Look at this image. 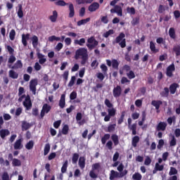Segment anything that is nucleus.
<instances>
[{
    "label": "nucleus",
    "instance_id": "1",
    "mask_svg": "<svg viewBox=\"0 0 180 180\" xmlns=\"http://www.w3.org/2000/svg\"><path fill=\"white\" fill-rule=\"evenodd\" d=\"M82 59V65H85L86 61H88V49L86 48H79L75 51V59L79 60Z\"/></svg>",
    "mask_w": 180,
    "mask_h": 180
},
{
    "label": "nucleus",
    "instance_id": "2",
    "mask_svg": "<svg viewBox=\"0 0 180 180\" xmlns=\"http://www.w3.org/2000/svg\"><path fill=\"white\" fill-rule=\"evenodd\" d=\"M124 37H126V34L121 32L119 36L115 38V43L119 44L121 49H124V47H126V39H124Z\"/></svg>",
    "mask_w": 180,
    "mask_h": 180
},
{
    "label": "nucleus",
    "instance_id": "3",
    "mask_svg": "<svg viewBox=\"0 0 180 180\" xmlns=\"http://www.w3.org/2000/svg\"><path fill=\"white\" fill-rule=\"evenodd\" d=\"M99 44V41H98L94 37H91L87 39L86 47H88L89 50L91 51L96 47Z\"/></svg>",
    "mask_w": 180,
    "mask_h": 180
},
{
    "label": "nucleus",
    "instance_id": "4",
    "mask_svg": "<svg viewBox=\"0 0 180 180\" xmlns=\"http://www.w3.org/2000/svg\"><path fill=\"white\" fill-rule=\"evenodd\" d=\"M107 112L108 114L104 117V122H110V117L116 116V108H108Z\"/></svg>",
    "mask_w": 180,
    "mask_h": 180
},
{
    "label": "nucleus",
    "instance_id": "5",
    "mask_svg": "<svg viewBox=\"0 0 180 180\" xmlns=\"http://www.w3.org/2000/svg\"><path fill=\"white\" fill-rule=\"evenodd\" d=\"M22 105L25 107L26 110H30V109H32V103L30 95L26 96L25 101L22 103Z\"/></svg>",
    "mask_w": 180,
    "mask_h": 180
},
{
    "label": "nucleus",
    "instance_id": "6",
    "mask_svg": "<svg viewBox=\"0 0 180 180\" xmlns=\"http://www.w3.org/2000/svg\"><path fill=\"white\" fill-rule=\"evenodd\" d=\"M38 81L37 79H32L30 82V91L32 92L33 95H36L37 86Z\"/></svg>",
    "mask_w": 180,
    "mask_h": 180
},
{
    "label": "nucleus",
    "instance_id": "7",
    "mask_svg": "<svg viewBox=\"0 0 180 180\" xmlns=\"http://www.w3.org/2000/svg\"><path fill=\"white\" fill-rule=\"evenodd\" d=\"M110 13H117V16H123V9L122 6L115 5L113 8L110 9Z\"/></svg>",
    "mask_w": 180,
    "mask_h": 180
},
{
    "label": "nucleus",
    "instance_id": "8",
    "mask_svg": "<svg viewBox=\"0 0 180 180\" xmlns=\"http://www.w3.org/2000/svg\"><path fill=\"white\" fill-rule=\"evenodd\" d=\"M174 71H175V65L172 63L166 69V75L169 78H172L174 77Z\"/></svg>",
    "mask_w": 180,
    "mask_h": 180
},
{
    "label": "nucleus",
    "instance_id": "9",
    "mask_svg": "<svg viewBox=\"0 0 180 180\" xmlns=\"http://www.w3.org/2000/svg\"><path fill=\"white\" fill-rule=\"evenodd\" d=\"M128 127L132 131V136L137 134V124H131V118H128Z\"/></svg>",
    "mask_w": 180,
    "mask_h": 180
},
{
    "label": "nucleus",
    "instance_id": "10",
    "mask_svg": "<svg viewBox=\"0 0 180 180\" xmlns=\"http://www.w3.org/2000/svg\"><path fill=\"white\" fill-rule=\"evenodd\" d=\"M51 110V106H50L49 104L45 103L42 106V109L41 110L40 116L41 118H44L46 113H49Z\"/></svg>",
    "mask_w": 180,
    "mask_h": 180
},
{
    "label": "nucleus",
    "instance_id": "11",
    "mask_svg": "<svg viewBox=\"0 0 180 180\" xmlns=\"http://www.w3.org/2000/svg\"><path fill=\"white\" fill-rule=\"evenodd\" d=\"M8 67L11 70H19V68H23V63H22V60H18L13 66L12 65H8Z\"/></svg>",
    "mask_w": 180,
    "mask_h": 180
},
{
    "label": "nucleus",
    "instance_id": "12",
    "mask_svg": "<svg viewBox=\"0 0 180 180\" xmlns=\"http://www.w3.org/2000/svg\"><path fill=\"white\" fill-rule=\"evenodd\" d=\"M167 122H160L158 124L156 127L157 131H165L167 129Z\"/></svg>",
    "mask_w": 180,
    "mask_h": 180
},
{
    "label": "nucleus",
    "instance_id": "13",
    "mask_svg": "<svg viewBox=\"0 0 180 180\" xmlns=\"http://www.w3.org/2000/svg\"><path fill=\"white\" fill-rule=\"evenodd\" d=\"M112 94L114 98H119L122 95V87L120 86H117L112 90Z\"/></svg>",
    "mask_w": 180,
    "mask_h": 180
},
{
    "label": "nucleus",
    "instance_id": "14",
    "mask_svg": "<svg viewBox=\"0 0 180 180\" xmlns=\"http://www.w3.org/2000/svg\"><path fill=\"white\" fill-rule=\"evenodd\" d=\"M178 88H179V84H178V83H172L169 86V92H170L171 95H174Z\"/></svg>",
    "mask_w": 180,
    "mask_h": 180
},
{
    "label": "nucleus",
    "instance_id": "15",
    "mask_svg": "<svg viewBox=\"0 0 180 180\" xmlns=\"http://www.w3.org/2000/svg\"><path fill=\"white\" fill-rule=\"evenodd\" d=\"M151 105L155 107L157 113H160V107L161 106V105H162V101L160 100L158 101L153 100L151 102Z\"/></svg>",
    "mask_w": 180,
    "mask_h": 180
},
{
    "label": "nucleus",
    "instance_id": "16",
    "mask_svg": "<svg viewBox=\"0 0 180 180\" xmlns=\"http://www.w3.org/2000/svg\"><path fill=\"white\" fill-rule=\"evenodd\" d=\"M32 127V124L27 121H22L21 122V129L22 131H26V130H29Z\"/></svg>",
    "mask_w": 180,
    "mask_h": 180
},
{
    "label": "nucleus",
    "instance_id": "17",
    "mask_svg": "<svg viewBox=\"0 0 180 180\" xmlns=\"http://www.w3.org/2000/svg\"><path fill=\"white\" fill-rule=\"evenodd\" d=\"M99 9V3L94 2L89 6V12H95Z\"/></svg>",
    "mask_w": 180,
    "mask_h": 180
},
{
    "label": "nucleus",
    "instance_id": "18",
    "mask_svg": "<svg viewBox=\"0 0 180 180\" xmlns=\"http://www.w3.org/2000/svg\"><path fill=\"white\" fill-rule=\"evenodd\" d=\"M22 139H18L14 143V150H22L23 148V145H22Z\"/></svg>",
    "mask_w": 180,
    "mask_h": 180
},
{
    "label": "nucleus",
    "instance_id": "19",
    "mask_svg": "<svg viewBox=\"0 0 180 180\" xmlns=\"http://www.w3.org/2000/svg\"><path fill=\"white\" fill-rule=\"evenodd\" d=\"M58 18V13L57 11H53L52 15L49 16V20L52 23H56L57 22V19Z\"/></svg>",
    "mask_w": 180,
    "mask_h": 180
},
{
    "label": "nucleus",
    "instance_id": "20",
    "mask_svg": "<svg viewBox=\"0 0 180 180\" xmlns=\"http://www.w3.org/2000/svg\"><path fill=\"white\" fill-rule=\"evenodd\" d=\"M115 178H122L120 176V173L115 171V170H111L110 173V177L109 179L110 180H113L115 179Z\"/></svg>",
    "mask_w": 180,
    "mask_h": 180
},
{
    "label": "nucleus",
    "instance_id": "21",
    "mask_svg": "<svg viewBox=\"0 0 180 180\" xmlns=\"http://www.w3.org/2000/svg\"><path fill=\"white\" fill-rule=\"evenodd\" d=\"M30 37V34H22V43L24 47H26V46H27V40H29Z\"/></svg>",
    "mask_w": 180,
    "mask_h": 180
},
{
    "label": "nucleus",
    "instance_id": "22",
    "mask_svg": "<svg viewBox=\"0 0 180 180\" xmlns=\"http://www.w3.org/2000/svg\"><path fill=\"white\" fill-rule=\"evenodd\" d=\"M11 134V131H9V129H1L0 130V136L2 140H5V137L7 136H9Z\"/></svg>",
    "mask_w": 180,
    "mask_h": 180
},
{
    "label": "nucleus",
    "instance_id": "23",
    "mask_svg": "<svg viewBox=\"0 0 180 180\" xmlns=\"http://www.w3.org/2000/svg\"><path fill=\"white\" fill-rule=\"evenodd\" d=\"M140 142V136H134L131 139V146L134 148L137 147V144Z\"/></svg>",
    "mask_w": 180,
    "mask_h": 180
},
{
    "label": "nucleus",
    "instance_id": "24",
    "mask_svg": "<svg viewBox=\"0 0 180 180\" xmlns=\"http://www.w3.org/2000/svg\"><path fill=\"white\" fill-rule=\"evenodd\" d=\"M59 106L60 109L65 108V94H62L59 101Z\"/></svg>",
    "mask_w": 180,
    "mask_h": 180
},
{
    "label": "nucleus",
    "instance_id": "25",
    "mask_svg": "<svg viewBox=\"0 0 180 180\" xmlns=\"http://www.w3.org/2000/svg\"><path fill=\"white\" fill-rule=\"evenodd\" d=\"M75 15V10L74 8V4H69V15L68 18H74Z\"/></svg>",
    "mask_w": 180,
    "mask_h": 180
},
{
    "label": "nucleus",
    "instance_id": "26",
    "mask_svg": "<svg viewBox=\"0 0 180 180\" xmlns=\"http://www.w3.org/2000/svg\"><path fill=\"white\" fill-rule=\"evenodd\" d=\"M37 57L39 59V64L43 65V64H44V63H46V61H47V59H46V58H44V55H43V53L38 52Z\"/></svg>",
    "mask_w": 180,
    "mask_h": 180
},
{
    "label": "nucleus",
    "instance_id": "27",
    "mask_svg": "<svg viewBox=\"0 0 180 180\" xmlns=\"http://www.w3.org/2000/svg\"><path fill=\"white\" fill-rule=\"evenodd\" d=\"M8 75L10 78H12L13 79H18V78H19V74H18L13 70H9Z\"/></svg>",
    "mask_w": 180,
    "mask_h": 180
},
{
    "label": "nucleus",
    "instance_id": "28",
    "mask_svg": "<svg viewBox=\"0 0 180 180\" xmlns=\"http://www.w3.org/2000/svg\"><path fill=\"white\" fill-rule=\"evenodd\" d=\"M169 36L170 39L175 40L176 39V34H175V29L174 27H170L169 30Z\"/></svg>",
    "mask_w": 180,
    "mask_h": 180
},
{
    "label": "nucleus",
    "instance_id": "29",
    "mask_svg": "<svg viewBox=\"0 0 180 180\" xmlns=\"http://www.w3.org/2000/svg\"><path fill=\"white\" fill-rule=\"evenodd\" d=\"M18 11L17 12V15L18 18H20V19H22V18H23V6H22V4H18Z\"/></svg>",
    "mask_w": 180,
    "mask_h": 180
},
{
    "label": "nucleus",
    "instance_id": "30",
    "mask_svg": "<svg viewBox=\"0 0 180 180\" xmlns=\"http://www.w3.org/2000/svg\"><path fill=\"white\" fill-rule=\"evenodd\" d=\"M111 140L114 143V146H119V136H117L116 134H113L111 136Z\"/></svg>",
    "mask_w": 180,
    "mask_h": 180
},
{
    "label": "nucleus",
    "instance_id": "31",
    "mask_svg": "<svg viewBox=\"0 0 180 180\" xmlns=\"http://www.w3.org/2000/svg\"><path fill=\"white\" fill-rule=\"evenodd\" d=\"M160 95L162 98H168L169 95V89H168V87H165L164 90L160 93Z\"/></svg>",
    "mask_w": 180,
    "mask_h": 180
},
{
    "label": "nucleus",
    "instance_id": "32",
    "mask_svg": "<svg viewBox=\"0 0 180 180\" xmlns=\"http://www.w3.org/2000/svg\"><path fill=\"white\" fill-rule=\"evenodd\" d=\"M32 41L33 47L36 49V47H37L39 45V37H37L36 35H34L32 38Z\"/></svg>",
    "mask_w": 180,
    "mask_h": 180
},
{
    "label": "nucleus",
    "instance_id": "33",
    "mask_svg": "<svg viewBox=\"0 0 180 180\" xmlns=\"http://www.w3.org/2000/svg\"><path fill=\"white\" fill-rule=\"evenodd\" d=\"M79 166L80 167L81 169H84V168H85V158L84 157L79 158Z\"/></svg>",
    "mask_w": 180,
    "mask_h": 180
},
{
    "label": "nucleus",
    "instance_id": "34",
    "mask_svg": "<svg viewBox=\"0 0 180 180\" xmlns=\"http://www.w3.org/2000/svg\"><path fill=\"white\" fill-rule=\"evenodd\" d=\"M33 147H34V141L33 140L29 141L25 145V148L27 150H32Z\"/></svg>",
    "mask_w": 180,
    "mask_h": 180
},
{
    "label": "nucleus",
    "instance_id": "35",
    "mask_svg": "<svg viewBox=\"0 0 180 180\" xmlns=\"http://www.w3.org/2000/svg\"><path fill=\"white\" fill-rule=\"evenodd\" d=\"M91 20V18H87L86 19L80 20L77 22V26H82V25H86L88 22Z\"/></svg>",
    "mask_w": 180,
    "mask_h": 180
},
{
    "label": "nucleus",
    "instance_id": "36",
    "mask_svg": "<svg viewBox=\"0 0 180 180\" xmlns=\"http://www.w3.org/2000/svg\"><path fill=\"white\" fill-rule=\"evenodd\" d=\"M67 168H68V160H65L63 164L60 169L62 174H65V172H67Z\"/></svg>",
    "mask_w": 180,
    "mask_h": 180
},
{
    "label": "nucleus",
    "instance_id": "37",
    "mask_svg": "<svg viewBox=\"0 0 180 180\" xmlns=\"http://www.w3.org/2000/svg\"><path fill=\"white\" fill-rule=\"evenodd\" d=\"M150 51H152V53H158V51H159L158 49H156L155 44L153 41H150Z\"/></svg>",
    "mask_w": 180,
    "mask_h": 180
},
{
    "label": "nucleus",
    "instance_id": "38",
    "mask_svg": "<svg viewBox=\"0 0 180 180\" xmlns=\"http://www.w3.org/2000/svg\"><path fill=\"white\" fill-rule=\"evenodd\" d=\"M177 174H178V170L176 169V168L174 167H171L170 170L169 172V176H175Z\"/></svg>",
    "mask_w": 180,
    "mask_h": 180
},
{
    "label": "nucleus",
    "instance_id": "39",
    "mask_svg": "<svg viewBox=\"0 0 180 180\" xmlns=\"http://www.w3.org/2000/svg\"><path fill=\"white\" fill-rule=\"evenodd\" d=\"M13 167H20L22 165V162L19 159L14 158L12 161Z\"/></svg>",
    "mask_w": 180,
    "mask_h": 180
},
{
    "label": "nucleus",
    "instance_id": "40",
    "mask_svg": "<svg viewBox=\"0 0 180 180\" xmlns=\"http://www.w3.org/2000/svg\"><path fill=\"white\" fill-rule=\"evenodd\" d=\"M132 179H134V180H141V179H143V176L141 175V174H140L139 172H135L132 175Z\"/></svg>",
    "mask_w": 180,
    "mask_h": 180
},
{
    "label": "nucleus",
    "instance_id": "41",
    "mask_svg": "<svg viewBox=\"0 0 180 180\" xmlns=\"http://www.w3.org/2000/svg\"><path fill=\"white\" fill-rule=\"evenodd\" d=\"M119 61L116 59H112V68L114 70H119Z\"/></svg>",
    "mask_w": 180,
    "mask_h": 180
},
{
    "label": "nucleus",
    "instance_id": "42",
    "mask_svg": "<svg viewBox=\"0 0 180 180\" xmlns=\"http://www.w3.org/2000/svg\"><path fill=\"white\" fill-rule=\"evenodd\" d=\"M51 146L50 143H46L44 148V155H47L50 153Z\"/></svg>",
    "mask_w": 180,
    "mask_h": 180
},
{
    "label": "nucleus",
    "instance_id": "43",
    "mask_svg": "<svg viewBox=\"0 0 180 180\" xmlns=\"http://www.w3.org/2000/svg\"><path fill=\"white\" fill-rule=\"evenodd\" d=\"M110 139V134H105L104 136L101 138V143L102 144H106V141Z\"/></svg>",
    "mask_w": 180,
    "mask_h": 180
},
{
    "label": "nucleus",
    "instance_id": "44",
    "mask_svg": "<svg viewBox=\"0 0 180 180\" xmlns=\"http://www.w3.org/2000/svg\"><path fill=\"white\" fill-rule=\"evenodd\" d=\"M173 51L176 54V57H179L180 56V45L174 46L173 47Z\"/></svg>",
    "mask_w": 180,
    "mask_h": 180
},
{
    "label": "nucleus",
    "instance_id": "45",
    "mask_svg": "<svg viewBox=\"0 0 180 180\" xmlns=\"http://www.w3.org/2000/svg\"><path fill=\"white\" fill-rule=\"evenodd\" d=\"M111 34H115V30H109L108 31L103 34V37L108 39V37H109Z\"/></svg>",
    "mask_w": 180,
    "mask_h": 180
},
{
    "label": "nucleus",
    "instance_id": "46",
    "mask_svg": "<svg viewBox=\"0 0 180 180\" xmlns=\"http://www.w3.org/2000/svg\"><path fill=\"white\" fill-rule=\"evenodd\" d=\"M75 44H78V46H84L85 44V38H81L80 39H75Z\"/></svg>",
    "mask_w": 180,
    "mask_h": 180
},
{
    "label": "nucleus",
    "instance_id": "47",
    "mask_svg": "<svg viewBox=\"0 0 180 180\" xmlns=\"http://www.w3.org/2000/svg\"><path fill=\"white\" fill-rule=\"evenodd\" d=\"M78 158H79V155L78 153H74L72 158V163L77 164L78 162Z\"/></svg>",
    "mask_w": 180,
    "mask_h": 180
},
{
    "label": "nucleus",
    "instance_id": "48",
    "mask_svg": "<svg viewBox=\"0 0 180 180\" xmlns=\"http://www.w3.org/2000/svg\"><path fill=\"white\" fill-rule=\"evenodd\" d=\"M69 131H70V127H68V124H65L62 129V134L67 136V134H68Z\"/></svg>",
    "mask_w": 180,
    "mask_h": 180
},
{
    "label": "nucleus",
    "instance_id": "49",
    "mask_svg": "<svg viewBox=\"0 0 180 180\" xmlns=\"http://www.w3.org/2000/svg\"><path fill=\"white\" fill-rule=\"evenodd\" d=\"M0 164L3 165H6V167H9V165H11L9 160H5L4 158H0Z\"/></svg>",
    "mask_w": 180,
    "mask_h": 180
},
{
    "label": "nucleus",
    "instance_id": "50",
    "mask_svg": "<svg viewBox=\"0 0 180 180\" xmlns=\"http://www.w3.org/2000/svg\"><path fill=\"white\" fill-rule=\"evenodd\" d=\"M115 129H116V124H112L108 125V130L105 131H108V133H112V131H115Z\"/></svg>",
    "mask_w": 180,
    "mask_h": 180
},
{
    "label": "nucleus",
    "instance_id": "51",
    "mask_svg": "<svg viewBox=\"0 0 180 180\" xmlns=\"http://www.w3.org/2000/svg\"><path fill=\"white\" fill-rule=\"evenodd\" d=\"M127 12L130 15H136V8L134 7H127Z\"/></svg>",
    "mask_w": 180,
    "mask_h": 180
},
{
    "label": "nucleus",
    "instance_id": "52",
    "mask_svg": "<svg viewBox=\"0 0 180 180\" xmlns=\"http://www.w3.org/2000/svg\"><path fill=\"white\" fill-rule=\"evenodd\" d=\"M1 179L2 180H11V177L9 176V174H8V172H3L1 175Z\"/></svg>",
    "mask_w": 180,
    "mask_h": 180
},
{
    "label": "nucleus",
    "instance_id": "53",
    "mask_svg": "<svg viewBox=\"0 0 180 180\" xmlns=\"http://www.w3.org/2000/svg\"><path fill=\"white\" fill-rule=\"evenodd\" d=\"M155 171H163L164 165H160L158 162H157V163H155Z\"/></svg>",
    "mask_w": 180,
    "mask_h": 180
},
{
    "label": "nucleus",
    "instance_id": "54",
    "mask_svg": "<svg viewBox=\"0 0 180 180\" xmlns=\"http://www.w3.org/2000/svg\"><path fill=\"white\" fill-rule=\"evenodd\" d=\"M16 36V31L15 30H11L9 34L10 40H15V37Z\"/></svg>",
    "mask_w": 180,
    "mask_h": 180
},
{
    "label": "nucleus",
    "instance_id": "55",
    "mask_svg": "<svg viewBox=\"0 0 180 180\" xmlns=\"http://www.w3.org/2000/svg\"><path fill=\"white\" fill-rule=\"evenodd\" d=\"M127 77H128L129 79H133L136 78V75L133 70H130L129 72L127 73Z\"/></svg>",
    "mask_w": 180,
    "mask_h": 180
},
{
    "label": "nucleus",
    "instance_id": "56",
    "mask_svg": "<svg viewBox=\"0 0 180 180\" xmlns=\"http://www.w3.org/2000/svg\"><path fill=\"white\" fill-rule=\"evenodd\" d=\"M76 79H77V77H75V76H72L71 79L69 84H68V86L69 87L74 86V84H75Z\"/></svg>",
    "mask_w": 180,
    "mask_h": 180
},
{
    "label": "nucleus",
    "instance_id": "57",
    "mask_svg": "<svg viewBox=\"0 0 180 180\" xmlns=\"http://www.w3.org/2000/svg\"><path fill=\"white\" fill-rule=\"evenodd\" d=\"M104 103L107 108H109V109L113 108V104L110 103V101L108 98H105Z\"/></svg>",
    "mask_w": 180,
    "mask_h": 180
},
{
    "label": "nucleus",
    "instance_id": "58",
    "mask_svg": "<svg viewBox=\"0 0 180 180\" xmlns=\"http://www.w3.org/2000/svg\"><path fill=\"white\" fill-rule=\"evenodd\" d=\"M165 142L163 139H160L158 141V144L157 146L158 150H161L164 147Z\"/></svg>",
    "mask_w": 180,
    "mask_h": 180
},
{
    "label": "nucleus",
    "instance_id": "59",
    "mask_svg": "<svg viewBox=\"0 0 180 180\" xmlns=\"http://www.w3.org/2000/svg\"><path fill=\"white\" fill-rule=\"evenodd\" d=\"M124 121V112H122L120 117L117 120V124H122Z\"/></svg>",
    "mask_w": 180,
    "mask_h": 180
},
{
    "label": "nucleus",
    "instance_id": "60",
    "mask_svg": "<svg viewBox=\"0 0 180 180\" xmlns=\"http://www.w3.org/2000/svg\"><path fill=\"white\" fill-rule=\"evenodd\" d=\"M55 4L57 6H65V5H67V3H65V1H64L63 0H59Z\"/></svg>",
    "mask_w": 180,
    "mask_h": 180
},
{
    "label": "nucleus",
    "instance_id": "61",
    "mask_svg": "<svg viewBox=\"0 0 180 180\" xmlns=\"http://www.w3.org/2000/svg\"><path fill=\"white\" fill-rule=\"evenodd\" d=\"M105 147H107L108 150H113V142H112V141H108L105 144Z\"/></svg>",
    "mask_w": 180,
    "mask_h": 180
},
{
    "label": "nucleus",
    "instance_id": "62",
    "mask_svg": "<svg viewBox=\"0 0 180 180\" xmlns=\"http://www.w3.org/2000/svg\"><path fill=\"white\" fill-rule=\"evenodd\" d=\"M16 61V57H15V56L11 55L8 60V64H13L14 62Z\"/></svg>",
    "mask_w": 180,
    "mask_h": 180
},
{
    "label": "nucleus",
    "instance_id": "63",
    "mask_svg": "<svg viewBox=\"0 0 180 180\" xmlns=\"http://www.w3.org/2000/svg\"><path fill=\"white\" fill-rule=\"evenodd\" d=\"M100 68L101 69V71H103V74H106V72H108V66H106V65L101 64Z\"/></svg>",
    "mask_w": 180,
    "mask_h": 180
},
{
    "label": "nucleus",
    "instance_id": "64",
    "mask_svg": "<svg viewBox=\"0 0 180 180\" xmlns=\"http://www.w3.org/2000/svg\"><path fill=\"white\" fill-rule=\"evenodd\" d=\"M164 12H165V6L160 4L158 8V13H164Z\"/></svg>",
    "mask_w": 180,
    "mask_h": 180
}]
</instances>
